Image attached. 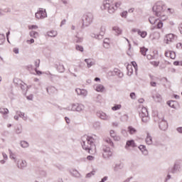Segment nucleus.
I'll return each mask as SVG.
<instances>
[{
    "label": "nucleus",
    "mask_w": 182,
    "mask_h": 182,
    "mask_svg": "<svg viewBox=\"0 0 182 182\" xmlns=\"http://www.w3.org/2000/svg\"><path fill=\"white\" fill-rule=\"evenodd\" d=\"M85 139L87 140V144L86 142L83 141L82 144V149L87 151L90 154H95L96 145H95V139L92 136H84L82 140H85Z\"/></svg>",
    "instance_id": "obj_1"
},
{
    "label": "nucleus",
    "mask_w": 182,
    "mask_h": 182,
    "mask_svg": "<svg viewBox=\"0 0 182 182\" xmlns=\"http://www.w3.org/2000/svg\"><path fill=\"white\" fill-rule=\"evenodd\" d=\"M122 6V1L114 2V0H105L104 6L108 11L109 14H114Z\"/></svg>",
    "instance_id": "obj_2"
},
{
    "label": "nucleus",
    "mask_w": 182,
    "mask_h": 182,
    "mask_svg": "<svg viewBox=\"0 0 182 182\" xmlns=\"http://www.w3.org/2000/svg\"><path fill=\"white\" fill-rule=\"evenodd\" d=\"M165 8L166 6H164L161 2H157L153 6V11L155 12L156 16L163 18V16H166V14H164Z\"/></svg>",
    "instance_id": "obj_3"
},
{
    "label": "nucleus",
    "mask_w": 182,
    "mask_h": 182,
    "mask_svg": "<svg viewBox=\"0 0 182 182\" xmlns=\"http://www.w3.org/2000/svg\"><path fill=\"white\" fill-rule=\"evenodd\" d=\"M149 22L151 25H154L155 29H161L163 28V21L160 19H156V18L151 16L149 18Z\"/></svg>",
    "instance_id": "obj_4"
},
{
    "label": "nucleus",
    "mask_w": 182,
    "mask_h": 182,
    "mask_svg": "<svg viewBox=\"0 0 182 182\" xmlns=\"http://www.w3.org/2000/svg\"><path fill=\"white\" fill-rule=\"evenodd\" d=\"M139 116L144 123H147L149 122V112L147 111V108L142 107L141 111L139 112Z\"/></svg>",
    "instance_id": "obj_5"
},
{
    "label": "nucleus",
    "mask_w": 182,
    "mask_h": 182,
    "mask_svg": "<svg viewBox=\"0 0 182 182\" xmlns=\"http://www.w3.org/2000/svg\"><path fill=\"white\" fill-rule=\"evenodd\" d=\"M48 15L46 14V10L43 9H39L38 12L36 13V18L37 19H44Z\"/></svg>",
    "instance_id": "obj_6"
},
{
    "label": "nucleus",
    "mask_w": 182,
    "mask_h": 182,
    "mask_svg": "<svg viewBox=\"0 0 182 182\" xmlns=\"http://www.w3.org/2000/svg\"><path fill=\"white\" fill-rule=\"evenodd\" d=\"M102 156L104 159H109L113 156V152L112 151L109 147L105 146L103 148Z\"/></svg>",
    "instance_id": "obj_7"
},
{
    "label": "nucleus",
    "mask_w": 182,
    "mask_h": 182,
    "mask_svg": "<svg viewBox=\"0 0 182 182\" xmlns=\"http://www.w3.org/2000/svg\"><path fill=\"white\" fill-rule=\"evenodd\" d=\"M177 38V36L169 33L166 36L165 41H166V43H171V42H174V40Z\"/></svg>",
    "instance_id": "obj_8"
},
{
    "label": "nucleus",
    "mask_w": 182,
    "mask_h": 182,
    "mask_svg": "<svg viewBox=\"0 0 182 182\" xmlns=\"http://www.w3.org/2000/svg\"><path fill=\"white\" fill-rule=\"evenodd\" d=\"M83 21V25H85V26H87V25H90V23H92L93 21V17L89 16H85Z\"/></svg>",
    "instance_id": "obj_9"
},
{
    "label": "nucleus",
    "mask_w": 182,
    "mask_h": 182,
    "mask_svg": "<svg viewBox=\"0 0 182 182\" xmlns=\"http://www.w3.org/2000/svg\"><path fill=\"white\" fill-rule=\"evenodd\" d=\"M85 109V107L82 105L74 104L72 107V110L74 112H82Z\"/></svg>",
    "instance_id": "obj_10"
},
{
    "label": "nucleus",
    "mask_w": 182,
    "mask_h": 182,
    "mask_svg": "<svg viewBox=\"0 0 182 182\" xmlns=\"http://www.w3.org/2000/svg\"><path fill=\"white\" fill-rule=\"evenodd\" d=\"M166 58H169V59H176V53L171 50H167L165 52Z\"/></svg>",
    "instance_id": "obj_11"
},
{
    "label": "nucleus",
    "mask_w": 182,
    "mask_h": 182,
    "mask_svg": "<svg viewBox=\"0 0 182 182\" xmlns=\"http://www.w3.org/2000/svg\"><path fill=\"white\" fill-rule=\"evenodd\" d=\"M75 92L79 95L80 96H86L87 95V91L86 90H82L80 88H77L75 90Z\"/></svg>",
    "instance_id": "obj_12"
},
{
    "label": "nucleus",
    "mask_w": 182,
    "mask_h": 182,
    "mask_svg": "<svg viewBox=\"0 0 182 182\" xmlns=\"http://www.w3.org/2000/svg\"><path fill=\"white\" fill-rule=\"evenodd\" d=\"M159 127L161 130H167V127H168V125L167 124V122L162 121L159 123Z\"/></svg>",
    "instance_id": "obj_13"
},
{
    "label": "nucleus",
    "mask_w": 182,
    "mask_h": 182,
    "mask_svg": "<svg viewBox=\"0 0 182 182\" xmlns=\"http://www.w3.org/2000/svg\"><path fill=\"white\" fill-rule=\"evenodd\" d=\"M109 134L111 137H112V139H114V140H115L116 141H119V140H120V136L116 135V132H114V131L111 130L109 132Z\"/></svg>",
    "instance_id": "obj_14"
},
{
    "label": "nucleus",
    "mask_w": 182,
    "mask_h": 182,
    "mask_svg": "<svg viewBox=\"0 0 182 182\" xmlns=\"http://www.w3.org/2000/svg\"><path fill=\"white\" fill-rule=\"evenodd\" d=\"M167 104L173 109H177V106H178V103L176 101H169L167 102Z\"/></svg>",
    "instance_id": "obj_15"
},
{
    "label": "nucleus",
    "mask_w": 182,
    "mask_h": 182,
    "mask_svg": "<svg viewBox=\"0 0 182 182\" xmlns=\"http://www.w3.org/2000/svg\"><path fill=\"white\" fill-rule=\"evenodd\" d=\"M137 33L141 36V38H146L147 36V31H141V30H137Z\"/></svg>",
    "instance_id": "obj_16"
},
{
    "label": "nucleus",
    "mask_w": 182,
    "mask_h": 182,
    "mask_svg": "<svg viewBox=\"0 0 182 182\" xmlns=\"http://www.w3.org/2000/svg\"><path fill=\"white\" fill-rule=\"evenodd\" d=\"M18 167L19 168H23V167H26V161H19L18 163Z\"/></svg>",
    "instance_id": "obj_17"
},
{
    "label": "nucleus",
    "mask_w": 182,
    "mask_h": 182,
    "mask_svg": "<svg viewBox=\"0 0 182 182\" xmlns=\"http://www.w3.org/2000/svg\"><path fill=\"white\" fill-rule=\"evenodd\" d=\"M95 90L96 92H105V87L102 85H97L96 87H95Z\"/></svg>",
    "instance_id": "obj_18"
},
{
    "label": "nucleus",
    "mask_w": 182,
    "mask_h": 182,
    "mask_svg": "<svg viewBox=\"0 0 182 182\" xmlns=\"http://www.w3.org/2000/svg\"><path fill=\"white\" fill-rule=\"evenodd\" d=\"M112 31H114L116 35L117 36L122 35V29H120V28H119L118 26H114L112 28Z\"/></svg>",
    "instance_id": "obj_19"
},
{
    "label": "nucleus",
    "mask_w": 182,
    "mask_h": 182,
    "mask_svg": "<svg viewBox=\"0 0 182 182\" xmlns=\"http://www.w3.org/2000/svg\"><path fill=\"white\" fill-rule=\"evenodd\" d=\"M146 144H151V143H153V139L149 134H147V136L146 138Z\"/></svg>",
    "instance_id": "obj_20"
},
{
    "label": "nucleus",
    "mask_w": 182,
    "mask_h": 182,
    "mask_svg": "<svg viewBox=\"0 0 182 182\" xmlns=\"http://www.w3.org/2000/svg\"><path fill=\"white\" fill-rule=\"evenodd\" d=\"M151 65H152L155 68H157V66L160 65V60H159L158 59H156V60H152L151 61Z\"/></svg>",
    "instance_id": "obj_21"
},
{
    "label": "nucleus",
    "mask_w": 182,
    "mask_h": 182,
    "mask_svg": "<svg viewBox=\"0 0 182 182\" xmlns=\"http://www.w3.org/2000/svg\"><path fill=\"white\" fill-rule=\"evenodd\" d=\"M30 36H31V38H36L39 37V33H38L36 31H31Z\"/></svg>",
    "instance_id": "obj_22"
},
{
    "label": "nucleus",
    "mask_w": 182,
    "mask_h": 182,
    "mask_svg": "<svg viewBox=\"0 0 182 182\" xmlns=\"http://www.w3.org/2000/svg\"><path fill=\"white\" fill-rule=\"evenodd\" d=\"M109 45H110V41L107 38H105L103 43L104 48H109Z\"/></svg>",
    "instance_id": "obj_23"
},
{
    "label": "nucleus",
    "mask_w": 182,
    "mask_h": 182,
    "mask_svg": "<svg viewBox=\"0 0 182 182\" xmlns=\"http://www.w3.org/2000/svg\"><path fill=\"white\" fill-rule=\"evenodd\" d=\"M146 58L149 60H151V59H154L155 58L154 53L153 51H151L149 54L146 55Z\"/></svg>",
    "instance_id": "obj_24"
},
{
    "label": "nucleus",
    "mask_w": 182,
    "mask_h": 182,
    "mask_svg": "<svg viewBox=\"0 0 182 182\" xmlns=\"http://www.w3.org/2000/svg\"><path fill=\"white\" fill-rule=\"evenodd\" d=\"M127 146H128V147H134L136 144H134V140H130L127 142Z\"/></svg>",
    "instance_id": "obj_25"
},
{
    "label": "nucleus",
    "mask_w": 182,
    "mask_h": 182,
    "mask_svg": "<svg viewBox=\"0 0 182 182\" xmlns=\"http://www.w3.org/2000/svg\"><path fill=\"white\" fill-rule=\"evenodd\" d=\"M128 132L130 134H134L136 133V129L133 128V127H129Z\"/></svg>",
    "instance_id": "obj_26"
},
{
    "label": "nucleus",
    "mask_w": 182,
    "mask_h": 182,
    "mask_svg": "<svg viewBox=\"0 0 182 182\" xmlns=\"http://www.w3.org/2000/svg\"><path fill=\"white\" fill-rule=\"evenodd\" d=\"M0 112L2 113V114H8L9 110L6 108H0Z\"/></svg>",
    "instance_id": "obj_27"
},
{
    "label": "nucleus",
    "mask_w": 182,
    "mask_h": 182,
    "mask_svg": "<svg viewBox=\"0 0 182 182\" xmlns=\"http://www.w3.org/2000/svg\"><path fill=\"white\" fill-rule=\"evenodd\" d=\"M122 109V105H115L114 107H112V110H120Z\"/></svg>",
    "instance_id": "obj_28"
},
{
    "label": "nucleus",
    "mask_w": 182,
    "mask_h": 182,
    "mask_svg": "<svg viewBox=\"0 0 182 182\" xmlns=\"http://www.w3.org/2000/svg\"><path fill=\"white\" fill-rule=\"evenodd\" d=\"M147 50H148V49L144 47H142L140 48V52H141V55H143L144 56H146V53Z\"/></svg>",
    "instance_id": "obj_29"
},
{
    "label": "nucleus",
    "mask_w": 182,
    "mask_h": 182,
    "mask_svg": "<svg viewBox=\"0 0 182 182\" xmlns=\"http://www.w3.org/2000/svg\"><path fill=\"white\" fill-rule=\"evenodd\" d=\"M21 147H23V149H26V147L29 146V144H28V142L25 141H22L21 142Z\"/></svg>",
    "instance_id": "obj_30"
},
{
    "label": "nucleus",
    "mask_w": 182,
    "mask_h": 182,
    "mask_svg": "<svg viewBox=\"0 0 182 182\" xmlns=\"http://www.w3.org/2000/svg\"><path fill=\"white\" fill-rule=\"evenodd\" d=\"M85 62H86V63H87V68H91L92 66H93V63H92V61L90 60H89V59H85Z\"/></svg>",
    "instance_id": "obj_31"
},
{
    "label": "nucleus",
    "mask_w": 182,
    "mask_h": 182,
    "mask_svg": "<svg viewBox=\"0 0 182 182\" xmlns=\"http://www.w3.org/2000/svg\"><path fill=\"white\" fill-rule=\"evenodd\" d=\"M105 33H106V28L105 27H101L100 28V35L101 36H103L105 35Z\"/></svg>",
    "instance_id": "obj_32"
},
{
    "label": "nucleus",
    "mask_w": 182,
    "mask_h": 182,
    "mask_svg": "<svg viewBox=\"0 0 182 182\" xmlns=\"http://www.w3.org/2000/svg\"><path fill=\"white\" fill-rule=\"evenodd\" d=\"M17 114H18L19 117H21V119H23V120H26V117L25 116V113L17 112Z\"/></svg>",
    "instance_id": "obj_33"
},
{
    "label": "nucleus",
    "mask_w": 182,
    "mask_h": 182,
    "mask_svg": "<svg viewBox=\"0 0 182 182\" xmlns=\"http://www.w3.org/2000/svg\"><path fill=\"white\" fill-rule=\"evenodd\" d=\"M56 35V31H50L48 33V36L53 38Z\"/></svg>",
    "instance_id": "obj_34"
},
{
    "label": "nucleus",
    "mask_w": 182,
    "mask_h": 182,
    "mask_svg": "<svg viewBox=\"0 0 182 182\" xmlns=\"http://www.w3.org/2000/svg\"><path fill=\"white\" fill-rule=\"evenodd\" d=\"M131 63H132V66H134L135 72H137V69H138L137 63H136V61H132Z\"/></svg>",
    "instance_id": "obj_35"
},
{
    "label": "nucleus",
    "mask_w": 182,
    "mask_h": 182,
    "mask_svg": "<svg viewBox=\"0 0 182 182\" xmlns=\"http://www.w3.org/2000/svg\"><path fill=\"white\" fill-rule=\"evenodd\" d=\"M22 132V127H17L16 128V133H17V134H19Z\"/></svg>",
    "instance_id": "obj_36"
},
{
    "label": "nucleus",
    "mask_w": 182,
    "mask_h": 182,
    "mask_svg": "<svg viewBox=\"0 0 182 182\" xmlns=\"http://www.w3.org/2000/svg\"><path fill=\"white\" fill-rule=\"evenodd\" d=\"M76 50L80 52H83V47L82 46H76Z\"/></svg>",
    "instance_id": "obj_37"
},
{
    "label": "nucleus",
    "mask_w": 182,
    "mask_h": 182,
    "mask_svg": "<svg viewBox=\"0 0 182 182\" xmlns=\"http://www.w3.org/2000/svg\"><path fill=\"white\" fill-rule=\"evenodd\" d=\"M139 150H141V151H142V153L146 151V146H144L143 145L139 146Z\"/></svg>",
    "instance_id": "obj_38"
},
{
    "label": "nucleus",
    "mask_w": 182,
    "mask_h": 182,
    "mask_svg": "<svg viewBox=\"0 0 182 182\" xmlns=\"http://www.w3.org/2000/svg\"><path fill=\"white\" fill-rule=\"evenodd\" d=\"M28 29H38V26L36 25H31V26H28Z\"/></svg>",
    "instance_id": "obj_39"
},
{
    "label": "nucleus",
    "mask_w": 182,
    "mask_h": 182,
    "mask_svg": "<svg viewBox=\"0 0 182 182\" xmlns=\"http://www.w3.org/2000/svg\"><path fill=\"white\" fill-rule=\"evenodd\" d=\"M26 42H27V43H28V45H31V44L35 43V40H34L33 38H31V39H30V40H27Z\"/></svg>",
    "instance_id": "obj_40"
},
{
    "label": "nucleus",
    "mask_w": 182,
    "mask_h": 182,
    "mask_svg": "<svg viewBox=\"0 0 182 182\" xmlns=\"http://www.w3.org/2000/svg\"><path fill=\"white\" fill-rule=\"evenodd\" d=\"M121 16H122V18H126V16H127V11H123L121 14Z\"/></svg>",
    "instance_id": "obj_41"
},
{
    "label": "nucleus",
    "mask_w": 182,
    "mask_h": 182,
    "mask_svg": "<svg viewBox=\"0 0 182 182\" xmlns=\"http://www.w3.org/2000/svg\"><path fill=\"white\" fill-rule=\"evenodd\" d=\"M130 68H132V65H128L127 67V69L128 70V71L130 73H133V70L130 69Z\"/></svg>",
    "instance_id": "obj_42"
},
{
    "label": "nucleus",
    "mask_w": 182,
    "mask_h": 182,
    "mask_svg": "<svg viewBox=\"0 0 182 182\" xmlns=\"http://www.w3.org/2000/svg\"><path fill=\"white\" fill-rule=\"evenodd\" d=\"M41 63V61L39 60H37L36 62H35V66L36 68H38L39 66Z\"/></svg>",
    "instance_id": "obj_43"
},
{
    "label": "nucleus",
    "mask_w": 182,
    "mask_h": 182,
    "mask_svg": "<svg viewBox=\"0 0 182 182\" xmlns=\"http://www.w3.org/2000/svg\"><path fill=\"white\" fill-rule=\"evenodd\" d=\"M131 99H136V94L134 92H132L130 94Z\"/></svg>",
    "instance_id": "obj_44"
},
{
    "label": "nucleus",
    "mask_w": 182,
    "mask_h": 182,
    "mask_svg": "<svg viewBox=\"0 0 182 182\" xmlns=\"http://www.w3.org/2000/svg\"><path fill=\"white\" fill-rule=\"evenodd\" d=\"M13 52H14L16 54L19 53V49L18 48H14L13 49Z\"/></svg>",
    "instance_id": "obj_45"
},
{
    "label": "nucleus",
    "mask_w": 182,
    "mask_h": 182,
    "mask_svg": "<svg viewBox=\"0 0 182 182\" xmlns=\"http://www.w3.org/2000/svg\"><path fill=\"white\" fill-rule=\"evenodd\" d=\"M176 48L178 49H182V44L181 43H178L176 44Z\"/></svg>",
    "instance_id": "obj_46"
},
{
    "label": "nucleus",
    "mask_w": 182,
    "mask_h": 182,
    "mask_svg": "<svg viewBox=\"0 0 182 182\" xmlns=\"http://www.w3.org/2000/svg\"><path fill=\"white\" fill-rule=\"evenodd\" d=\"M95 157L92 156H88L87 157V160H89L90 161H92V160H94Z\"/></svg>",
    "instance_id": "obj_47"
},
{
    "label": "nucleus",
    "mask_w": 182,
    "mask_h": 182,
    "mask_svg": "<svg viewBox=\"0 0 182 182\" xmlns=\"http://www.w3.org/2000/svg\"><path fill=\"white\" fill-rule=\"evenodd\" d=\"M107 143H109L110 144V146H112L113 147L114 144L112 141V140L109 139V140H106Z\"/></svg>",
    "instance_id": "obj_48"
},
{
    "label": "nucleus",
    "mask_w": 182,
    "mask_h": 182,
    "mask_svg": "<svg viewBox=\"0 0 182 182\" xmlns=\"http://www.w3.org/2000/svg\"><path fill=\"white\" fill-rule=\"evenodd\" d=\"M173 65L174 66H180V61H174Z\"/></svg>",
    "instance_id": "obj_49"
},
{
    "label": "nucleus",
    "mask_w": 182,
    "mask_h": 182,
    "mask_svg": "<svg viewBox=\"0 0 182 182\" xmlns=\"http://www.w3.org/2000/svg\"><path fill=\"white\" fill-rule=\"evenodd\" d=\"M179 32L182 35V23H181L178 26Z\"/></svg>",
    "instance_id": "obj_50"
},
{
    "label": "nucleus",
    "mask_w": 182,
    "mask_h": 182,
    "mask_svg": "<svg viewBox=\"0 0 182 182\" xmlns=\"http://www.w3.org/2000/svg\"><path fill=\"white\" fill-rule=\"evenodd\" d=\"M157 83H156V82H151V86H152L153 87H156Z\"/></svg>",
    "instance_id": "obj_51"
},
{
    "label": "nucleus",
    "mask_w": 182,
    "mask_h": 182,
    "mask_svg": "<svg viewBox=\"0 0 182 182\" xmlns=\"http://www.w3.org/2000/svg\"><path fill=\"white\" fill-rule=\"evenodd\" d=\"M36 74L38 75V76H41V75H42L41 71L38 70L37 69H36Z\"/></svg>",
    "instance_id": "obj_52"
},
{
    "label": "nucleus",
    "mask_w": 182,
    "mask_h": 182,
    "mask_svg": "<svg viewBox=\"0 0 182 182\" xmlns=\"http://www.w3.org/2000/svg\"><path fill=\"white\" fill-rule=\"evenodd\" d=\"M27 99H28V100H32V99H33V95H29V96H28V97H27Z\"/></svg>",
    "instance_id": "obj_53"
},
{
    "label": "nucleus",
    "mask_w": 182,
    "mask_h": 182,
    "mask_svg": "<svg viewBox=\"0 0 182 182\" xmlns=\"http://www.w3.org/2000/svg\"><path fill=\"white\" fill-rule=\"evenodd\" d=\"M65 119L66 123H68V124L70 123V119H69V118H68L67 117H65Z\"/></svg>",
    "instance_id": "obj_54"
},
{
    "label": "nucleus",
    "mask_w": 182,
    "mask_h": 182,
    "mask_svg": "<svg viewBox=\"0 0 182 182\" xmlns=\"http://www.w3.org/2000/svg\"><path fill=\"white\" fill-rule=\"evenodd\" d=\"M128 12L129 14H132V13L134 12V9L132 8V9H129Z\"/></svg>",
    "instance_id": "obj_55"
},
{
    "label": "nucleus",
    "mask_w": 182,
    "mask_h": 182,
    "mask_svg": "<svg viewBox=\"0 0 182 182\" xmlns=\"http://www.w3.org/2000/svg\"><path fill=\"white\" fill-rule=\"evenodd\" d=\"M177 131L178 132V133H182V127L178 128Z\"/></svg>",
    "instance_id": "obj_56"
},
{
    "label": "nucleus",
    "mask_w": 182,
    "mask_h": 182,
    "mask_svg": "<svg viewBox=\"0 0 182 182\" xmlns=\"http://www.w3.org/2000/svg\"><path fill=\"white\" fill-rule=\"evenodd\" d=\"M10 157L11 159H14V160H15V155H14V154H11Z\"/></svg>",
    "instance_id": "obj_57"
},
{
    "label": "nucleus",
    "mask_w": 182,
    "mask_h": 182,
    "mask_svg": "<svg viewBox=\"0 0 182 182\" xmlns=\"http://www.w3.org/2000/svg\"><path fill=\"white\" fill-rule=\"evenodd\" d=\"M107 180V176L104 177V178L102 179V181L103 182L106 181Z\"/></svg>",
    "instance_id": "obj_58"
},
{
    "label": "nucleus",
    "mask_w": 182,
    "mask_h": 182,
    "mask_svg": "<svg viewBox=\"0 0 182 182\" xmlns=\"http://www.w3.org/2000/svg\"><path fill=\"white\" fill-rule=\"evenodd\" d=\"M95 82H99L100 80V78L99 77H95Z\"/></svg>",
    "instance_id": "obj_59"
},
{
    "label": "nucleus",
    "mask_w": 182,
    "mask_h": 182,
    "mask_svg": "<svg viewBox=\"0 0 182 182\" xmlns=\"http://www.w3.org/2000/svg\"><path fill=\"white\" fill-rule=\"evenodd\" d=\"M34 82H39V79L38 78H34Z\"/></svg>",
    "instance_id": "obj_60"
},
{
    "label": "nucleus",
    "mask_w": 182,
    "mask_h": 182,
    "mask_svg": "<svg viewBox=\"0 0 182 182\" xmlns=\"http://www.w3.org/2000/svg\"><path fill=\"white\" fill-rule=\"evenodd\" d=\"M62 1L63 2V4H68V0H62Z\"/></svg>",
    "instance_id": "obj_61"
},
{
    "label": "nucleus",
    "mask_w": 182,
    "mask_h": 182,
    "mask_svg": "<svg viewBox=\"0 0 182 182\" xmlns=\"http://www.w3.org/2000/svg\"><path fill=\"white\" fill-rule=\"evenodd\" d=\"M14 119H15V120H18L19 119V117L16 115V116H14Z\"/></svg>",
    "instance_id": "obj_62"
},
{
    "label": "nucleus",
    "mask_w": 182,
    "mask_h": 182,
    "mask_svg": "<svg viewBox=\"0 0 182 182\" xmlns=\"http://www.w3.org/2000/svg\"><path fill=\"white\" fill-rule=\"evenodd\" d=\"M75 26H71L72 31H75Z\"/></svg>",
    "instance_id": "obj_63"
},
{
    "label": "nucleus",
    "mask_w": 182,
    "mask_h": 182,
    "mask_svg": "<svg viewBox=\"0 0 182 182\" xmlns=\"http://www.w3.org/2000/svg\"><path fill=\"white\" fill-rule=\"evenodd\" d=\"M179 66H182V60L179 61Z\"/></svg>",
    "instance_id": "obj_64"
}]
</instances>
